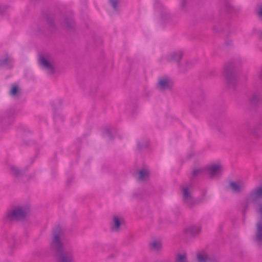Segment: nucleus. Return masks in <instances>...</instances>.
<instances>
[{"instance_id":"nucleus-19","label":"nucleus","mask_w":262,"mask_h":262,"mask_svg":"<svg viewBox=\"0 0 262 262\" xmlns=\"http://www.w3.org/2000/svg\"><path fill=\"white\" fill-rule=\"evenodd\" d=\"M262 97V90L260 92H257L253 93L251 98H250V101L252 103H257L260 97Z\"/></svg>"},{"instance_id":"nucleus-28","label":"nucleus","mask_w":262,"mask_h":262,"mask_svg":"<svg viewBox=\"0 0 262 262\" xmlns=\"http://www.w3.org/2000/svg\"><path fill=\"white\" fill-rule=\"evenodd\" d=\"M257 14L260 19L262 20V6H260L257 12Z\"/></svg>"},{"instance_id":"nucleus-24","label":"nucleus","mask_w":262,"mask_h":262,"mask_svg":"<svg viewBox=\"0 0 262 262\" xmlns=\"http://www.w3.org/2000/svg\"><path fill=\"white\" fill-rule=\"evenodd\" d=\"M203 172V170L201 168L194 169L191 172V177L192 178H195L199 176Z\"/></svg>"},{"instance_id":"nucleus-7","label":"nucleus","mask_w":262,"mask_h":262,"mask_svg":"<svg viewBox=\"0 0 262 262\" xmlns=\"http://www.w3.org/2000/svg\"><path fill=\"white\" fill-rule=\"evenodd\" d=\"M39 63L42 67L47 71L49 74H53L54 73V66L43 56L39 57Z\"/></svg>"},{"instance_id":"nucleus-12","label":"nucleus","mask_w":262,"mask_h":262,"mask_svg":"<svg viewBox=\"0 0 262 262\" xmlns=\"http://www.w3.org/2000/svg\"><path fill=\"white\" fill-rule=\"evenodd\" d=\"M249 194L256 202L258 199H262V185L256 187L250 192Z\"/></svg>"},{"instance_id":"nucleus-18","label":"nucleus","mask_w":262,"mask_h":262,"mask_svg":"<svg viewBox=\"0 0 262 262\" xmlns=\"http://www.w3.org/2000/svg\"><path fill=\"white\" fill-rule=\"evenodd\" d=\"M11 58L7 53H5V57L0 59V67H4L8 65L11 62Z\"/></svg>"},{"instance_id":"nucleus-4","label":"nucleus","mask_w":262,"mask_h":262,"mask_svg":"<svg viewBox=\"0 0 262 262\" xmlns=\"http://www.w3.org/2000/svg\"><path fill=\"white\" fill-rule=\"evenodd\" d=\"M173 82L172 80L167 77H162L159 78L157 83V88L160 91H171L172 89Z\"/></svg>"},{"instance_id":"nucleus-11","label":"nucleus","mask_w":262,"mask_h":262,"mask_svg":"<svg viewBox=\"0 0 262 262\" xmlns=\"http://www.w3.org/2000/svg\"><path fill=\"white\" fill-rule=\"evenodd\" d=\"M201 231V227L200 225H191L188 227L185 230L187 235L195 236L199 234Z\"/></svg>"},{"instance_id":"nucleus-6","label":"nucleus","mask_w":262,"mask_h":262,"mask_svg":"<svg viewBox=\"0 0 262 262\" xmlns=\"http://www.w3.org/2000/svg\"><path fill=\"white\" fill-rule=\"evenodd\" d=\"M228 187L231 191L236 193H239L245 189V184L242 181H231L229 183Z\"/></svg>"},{"instance_id":"nucleus-21","label":"nucleus","mask_w":262,"mask_h":262,"mask_svg":"<svg viewBox=\"0 0 262 262\" xmlns=\"http://www.w3.org/2000/svg\"><path fill=\"white\" fill-rule=\"evenodd\" d=\"M175 262H187L186 253L178 254L176 258Z\"/></svg>"},{"instance_id":"nucleus-31","label":"nucleus","mask_w":262,"mask_h":262,"mask_svg":"<svg viewBox=\"0 0 262 262\" xmlns=\"http://www.w3.org/2000/svg\"><path fill=\"white\" fill-rule=\"evenodd\" d=\"M186 4V0H181V6L182 8H184Z\"/></svg>"},{"instance_id":"nucleus-29","label":"nucleus","mask_w":262,"mask_h":262,"mask_svg":"<svg viewBox=\"0 0 262 262\" xmlns=\"http://www.w3.org/2000/svg\"><path fill=\"white\" fill-rule=\"evenodd\" d=\"M46 19H47V21L48 22V23L50 25H53V24H54V19H53V18H50V17L47 16Z\"/></svg>"},{"instance_id":"nucleus-30","label":"nucleus","mask_w":262,"mask_h":262,"mask_svg":"<svg viewBox=\"0 0 262 262\" xmlns=\"http://www.w3.org/2000/svg\"><path fill=\"white\" fill-rule=\"evenodd\" d=\"M257 212L262 216V204L259 205Z\"/></svg>"},{"instance_id":"nucleus-23","label":"nucleus","mask_w":262,"mask_h":262,"mask_svg":"<svg viewBox=\"0 0 262 262\" xmlns=\"http://www.w3.org/2000/svg\"><path fill=\"white\" fill-rule=\"evenodd\" d=\"M64 23L66 27L69 29H72L74 26V21L72 18H66L64 20Z\"/></svg>"},{"instance_id":"nucleus-34","label":"nucleus","mask_w":262,"mask_h":262,"mask_svg":"<svg viewBox=\"0 0 262 262\" xmlns=\"http://www.w3.org/2000/svg\"><path fill=\"white\" fill-rule=\"evenodd\" d=\"M259 37L260 40H262V30L260 31L259 33Z\"/></svg>"},{"instance_id":"nucleus-9","label":"nucleus","mask_w":262,"mask_h":262,"mask_svg":"<svg viewBox=\"0 0 262 262\" xmlns=\"http://www.w3.org/2000/svg\"><path fill=\"white\" fill-rule=\"evenodd\" d=\"M206 169L211 178L216 176L222 170V167L220 164H214L208 166Z\"/></svg>"},{"instance_id":"nucleus-25","label":"nucleus","mask_w":262,"mask_h":262,"mask_svg":"<svg viewBox=\"0 0 262 262\" xmlns=\"http://www.w3.org/2000/svg\"><path fill=\"white\" fill-rule=\"evenodd\" d=\"M18 92V86L16 85H13L12 89L10 92V94L11 95L13 96H16L17 93Z\"/></svg>"},{"instance_id":"nucleus-20","label":"nucleus","mask_w":262,"mask_h":262,"mask_svg":"<svg viewBox=\"0 0 262 262\" xmlns=\"http://www.w3.org/2000/svg\"><path fill=\"white\" fill-rule=\"evenodd\" d=\"M0 123L5 127V125L11 123L10 119L6 115H2L0 116Z\"/></svg>"},{"instance_id":"nucleus-35","label":"nucleus","mask_w":262,"mask_h":262,"mask_svg":"<svg viewBox=\"0 0 262 262\" xmlns=\"http://www.w3.org/2000/svg\"><path fill=\"white\" fill-rule=\"evenodd\" d=\"M138 148L139 150H141L142 149V145L140 143H138Z\"/></svg>"},{"instance_id":"nucleus-14","label":"nucleus","mask_w":262,"mask_h":262,"mask_svg":"<svg viewBox=\"0 0 262 262\" xmlns=\"http://www.w3.org/2000/svg\"><path fill=\"white\" fill-rule=\"evenodd\" d=\"M10 173L11 175L16 178L22 177L25 171L14 165H10L9 166Z\"/></svg>"},{"instance_id":"nucleus-2","label":"nucleus","mask_w":262,"mask_h":262,"mask_svg":"<svg viewBox=\"0 0 262 262\" xmlns=\"http://www.w3.org/2000/svg\"><path fill=\"white\" fill-rule=\"evenodd\" d=\"M235 64L233 61L227 63L224 67V74L226 84L229 89H234L236 85V79L234 75Z\"/></svg>"},{"instance_id":"nucleus-13","label":"nucleus","mask_w":262,"mask_h":262,"mask_svg":"<svg viewBox=\"0 0 262 262\" xmlns=\"http://www.w3.org/2000/svg\"><path fill=\"white\" fill-rule=\"evenodd\" d=\"M256 202L254 200L252 196L249 194L248 196L245 199V201L242 204V211L244 214H245L249 210L250 205L252 203H255Z\"/></svg>"},{"instance_id":"nucleus-15","label":"nucleus","mask_w":262,"mask_h":262,"mask_svg":"<svg viewBox=\"0 0 262 262\" xmlns=\"http://www.w3.org/2000/svg\"><path fill=\"white\" fill-rule=\"evenodd\" d=\"M149 246L152 251L159 252L162 250V244L159 239H154L149 244Z\"/></svg>"},{"instance_id":"nucleus-1","label":"nucleus","mask_w":262,"mask_h":262,"mask_svg":"<svg viewBox=\"0 0 262 262\" xmlns=\"http://www.w3.org/2000/svg\"><path fill=\"white\" fill-rule=\"evenodd\" d=\"M61 229L59 226L53 231V237L50 248L54 253L56 262H74V251L71 248H64L60 235Z\"/></svg>"},{"instance_id":"nucleus-5","label":"nucleus","mask_w":262,"mask_h":262,"mask_svg":"<svg viewBox=\"0 0 262 262\" xmlns=\"http://www.w3.org/2000/svg\"><path fill=\"white\" fill-rule=\"evenodd\" d=\"M181 189L182 191V197L184 203L186 204L188 207L190 208L192 207L195 204V201L188 187H183Z\"/></svg>"},{"instance_id":"nucleus-8","label":"nucleus","mask_w":262,"mask_h":262,"mask_svg":"<svg viewBox=\"0 0 262 262\" xmlns=\"http://www.w3.org/2000/svg\"><path fill=\"white\" fill-rule=\"evenodd\" d=\"M255 241L258 245L262 244V218L256 225Z\"/></svg>"},{"instance_id":"nucleus-10","label":"nucleus","mask_w":262,"mask_h":262,"mask_svg":"<svg viewBox=\"0 0 262 262\" xmlns=\"http://www.w3.org/2000/svg\"><path fill=\"white\" fill-rule=\"evenodd\" d=\"M183 53L181 51H174L171 53L167 57V60L169 62H176L179 63L181 60Z\"/></svg>"},{"instance_id":"nucleus-27","label":"nucleus","mask_w":262,"mask_h":262,"mask_svg":"<svg viewBox=\"0 0 262 262\" xmlns=\"http://www.w3.org/2000/svg\"><path fill=\"white\" fill-rule=\"evenodd\" d=\"M105 135L108 137L110 139H112V136L110 130L108 128L105 129L104 131Z\"/></svg>"},{"instance_id":"nucleus-33","label":"nucleus","mask_w":262,"mask_h":262,"mask_svg":"<svg viewBox=\"0 0 262 262\" xmlns=\"http://www.w3.org/2000/svg\"><path fill=\"white\" fill-rule=\"evenodd\" d=\"M258 77L260 79L262 80V69H260L258 73Z\"/></svg>"},{"instance_id":"nucleus-17","label":"nucleus","mask_w":262,"mask_h":262,"mask_svg":"<svg viewBox=\"0 0 262 262\" xmlns=\"http://www.w3.org/2000/svg\"><path fill=\"white\" fill-rule=\"evenodd\" d=\"M149 172L147 170L141 169L139 171L138 180L140 181H143L148 179Z\"/></svg>"},{"instance_id":"nucleus-32","label":"nucleus","mask_w":262,"mask_h":262,"mask_svg":"<svg viewBox=\"0 0 262 262\" xmlns=\"http://www.w3.org/2000/svg\"><path fill=\"white\" fill-rule=\"evenodd\" d=\"M226 7L229 11H231L233 9V7L229 4L227 5Z\"/></svg>"},{"instance_id":"nucleus-36","label":"nucleus","mask_w":262,"mask_h":262,"mask_svg":"<svg viewBox=\"0 0 262 262\" xmlns=\"http://www.w3.org/2000/svg\"><path fill=\"white\" fill-rule=\"evenodd\" d=\"M190 64H191V62H188L186 63V64L188 65V66Z\"/></svg>"},{"instance_id":"nucleus-16","label":"nucleus","mask_w":262,"mask_h":262,"mask_svg":"<svg viewBox=\"0 0 262 262\" xmlns=\"http://www.w3.org/2000/svg\"><path fill=\"white\" fill-rule=\"evenodd\" d=\"M121 226V221L118 217L114 216L113 219V225L111 230L113 231L118 232Z\"/></svg>"},{"instance_id":"nucleus-26","label":"nucleus","mask_w":262,"mask_h":262,"mask_svg":"<svg viewBox=\"0 0 262 262\" xmlns=\"http://www.w3.org/2000/svg\"><path fill=\"white\" fill-rule=\"evenodd\" d=\"M113 8L115 10L117 9V6L119 0H109Z\"/></svg>"},{"instance_id":"nucleus-22","label":"nucleus","mask_w":262,"mask_h":262,"mask_svg":"<svg viewBox=\"0 0 262 262\" xmlns=\"http://www.w3.org/2000/svg\"><path fill=\"white\" fill-rule=\"evenodd\" d=\"M196 260L198 262H207L208 257L206 254L198 253L196 255Z\"/></svg>"},{"instance_id":"nucleus-3","label":"nucleus","mask_w":262,"mask_h":262,"mask_svg":"<svg viewBox=\"0 0 262 262\" xmlns=\"http://www.w3.org/2000/svg\"><path fill=\"white\" fill-rule=\"evenodd\" d=\"M29 212V208L25 206L15 207L9 211L6 219L10 221L21 220L26 217Z\"/></svg>"}]
</instances>
